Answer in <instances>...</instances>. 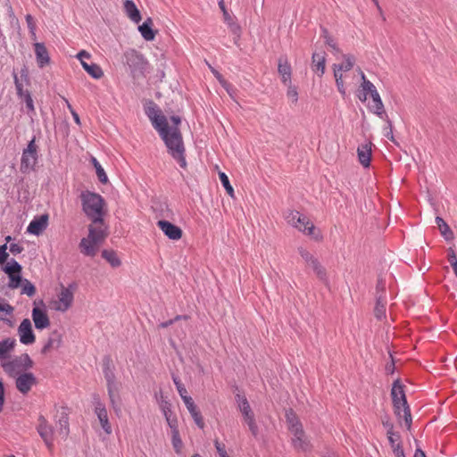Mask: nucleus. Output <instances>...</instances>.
Here are the masks:
<instances>
[{"label":"nucleus","mask_w":457,"mask_h":457,"mask_svg":"<svg viewBox=\"0 0 457 457\" xmlns=\"http://www.w3.org/2000/svg\"><path fill=\"white\" fill-rule=\"evenodd\" d=\"M7 248L8 246L6 244L0 245V265H4L8 260L9 254L7 253Z\"/></svg>","instance_id":"51"},{"label":"nucleus","mask_w":457,"mask_h":457,"mask_svg":"<svg viewBox=\"0 0 457 457\" xmlns=\"http://www.w3.org/2000/svg\"><path fill=\"white\" fill-rule=\"evenodd\" d=\"M336 84H337V89L340 92V94L342 96H345V88L344 86L343 78H339V79H336Z\"/></svg>","instance_id":"62"},{"label":"nucleus","mask_w":457,"mask_h":457,"mask_svg":"<svg viewBox=\"0 0 457 457\" xmlns=\"http://www.w3.org/2000/svg\"><path fill=\"white\" fill-rule=\"evenodd\" d=\"M333 70H334L335 79H337L339 78H343V75L341 73V71H342V65L334 64L333 65Z\"/></svg>","instance_id":"63"},{"label":"nucleus","mask_w":457,"mask_h":457,"mask_svg":"<svg viewBox=\"0 0 457 457\" xmlns=\"http://www.w3.org/2000/svg\"><path fill=\"white\" fill-rule=\"evenodd\" d=\"M371 98H372V101H373V105L371 106V109L372 111L374 112V113H376L378 116H379L380 118L384 119L386 115V112H385V109H384V104L382 103V100L379 96V94L377 92H372V94L370 95Z\"/></svg>","instance_id":"32"},{"label":"nucleus","mask_w":457,"mask_h":457,"mask_svg":"<svg viewBox=\"0 0 457 457\" xmlns=\"http://www.w3.org/2000/svg\"><path fill=\"white\" fill-rule=\"evenodd\" d=\"M187 409L190 412L192 418L194 419L195 424L200 428H203L204 427V419L201 415V412L198 411L197 406L195 404L193 399L191 396L185 398L183 400Z\"/></svg>","instance_id":"23"},{"label":"nucleus","mask_w":457,"mask_h":457,"mask_svg":"<svg viewBox=\"0 0 457 457\" xmlns=\"http://www.w3.org/2000/svg\"><path fill=\"white\" fill-rule=\"evenodd\" d=\"M108 237L107 226L104 224V219L101 223H93L88 226V235L83 237L79 245V251L86 256L94 257Z\"/></svg>","instance_id":"2"},{"label":"nucleus","mask_w":457,"mask_h":457,"mask_svg":"<svg viewBox=\"0 0 457 457\" xmlns=\"http://www.w3.org/2000/svg\"><path fill=\"white\" fill-rule=\"evenodd\" d=\"M400 438L401 436L399 434L393 436H389L388 441L395 457H405L403 446L400 443Z\"/></svg>","instance_id":"34"},{"label":"nucleus","mask_w":457,"mask_h":457,"mask_svg":"<svg viewBox=\"0 0 457 457\" xmlns=\"http://www.w3.org/2000/svg\"><path fill=\"white\" fill-rule=\"evenodd\" d=\"M103 372L106 380V386L110 403L113 411L118 413L120 411L121 398L120 391L121 384L116 379L114 374V365L112 360L109 355L103 358Z\"/></svg>","instance_id":"3"},{"label":"nucleus","mask_w":457,"mask_h":457,"mask_svg":"<svg viewBox=\"0 0 457 457\" xmlns=\"http://www.w3.org/2000/svg\"><path fill=\"white\" fill-rule=\"evenodd\" d=\"M84 70L94 79H101L104 76L103 70L96 63H83Z\"/></svg>","instance_id":"37"},{"label":"nucleus","mask_w":457,"mask_h":457,"mask_svg":"<svg viewBox=\"0 0 457 457\" xmlns=\"http://www.w3.org/2000/svg\"><path fill=\"white\" fill-rule=\"evenodd\" d=\"M13 307L7 303H0V312H4L8 315H12L13 312Z\"/></svg>","instance_id":"60"},{"label":"nucleus","mask_w":457,"mask_h":457,"mask_svg":"<svg viewBox=\"0 0 457 457\" xmlns=\"http://www.w3.org/2000/svg\"><path fill=\"white\" fill-rule=\"evenodd\" d=\"M23 99L25 101L26 107L28 108V110L29 112H34L33 100H32V97L29 91H26V94H25V96L23 97Z\"/></svg>","instance_id":"57"},{"label":"nucleus","mask_w":457,"mask_h":457,"mask_svg":"<svg viewBox=\"0 0 457 457\" xmlns=\"http://www.w3.org/2000/svg\"><path fill=\"white\" fill-rule=\"evenodd\" d=\"M160 408L164 415V417L170 416L172 414L171 412V403L162 397L161 403H160Z\"/></svg>","instance_id":"47"},{"label":"nucleus","mask_w":457,"mask_h":457,"mask_svg":"<svg viewBox=\"0 0 457 457\" xmlns=\"http://www.w3.org/2000/svg\"><path fill=\"white\" fill-rule=\"evenodd\" d=\"M93 404L95 405V412L100 421V424L108 435L112 433V426L108 420L107 410L104 404L102 403L100 395L98 394L92 395Z\"/></svg>","instance_id":"13"},{"label":"nucleus","mask_w":457,"mask_h":457,"mask_svg":"<svg viewBox=\"0 0 457 457\" xmlns=\"http://www.w3.org/2000/svg\"><path fill=\"white\" fill-rule=\"evenodd\" d=\"M75 288V284H71L68 287L61 285V292L58 295V300L54 302V309L62 312H66L72 304Z\"/></svg>","instance_id":"11"},{"label":"nucleus","mask_w":457,"mask_h":457,"mask_svg":"<svg viewBox=\"0 0 457 457\" xmlns=\"http://www.w3.org/2000/svg\"><path fill=\"white\" fill-rule=\"evenodd\" d=\"M297 251L303 260L305 262L306 265L310 266L319 279L321 281L327 282V271L326 269L320 264L319 260L311 253L308 250L300 246L297 248Z\"/></svg>","instance_id":"9"},{"label":"nucleus","mask_w":457,"mask_h":457,"mask_svg":"<svg viewBox=\"0 0 457 457\" xmlns=\"http://www.w3.org/2000/svg\"><path fill=\"white\" fill-rule=\"evenodd\" d=\"M61 345L62 335L57 330H54L50 334V337L46 345L43 346L41 353L43 354H46L54 349H58Z\"/></svg>","instance_id":"24"},{"label":"nucleus","mask_w":457,"mask_h":457,"mask_svg":"<svg viewBox=\"0 0 457 457\" xmlns=\"http://www.w3.org/2000/svg\"><path fill=\"white\" fill-rule=\"evenodd\" d=\"M35 46V54L37 64L40 68L49 64L50 57L48 51L43 43H36Z\"/></svg>","instance_id":"25"},{"label":"nucleus","mask_w":457,"mask_h":457,"mask_svg":"<svg viewBox=\"0 0 457 457\" xmlns=\"http://www.w3.org/2000/svg\"><path fill=\"white\" fill-rule=\"evenodd\" d=\"M287 96L292 99L294 104H296L298 101V92L295 87H293L291 84H287Z\"/></svg>","instance_id":"50"},{"label":"nucleus","mask_w":457,"mask_h":457,"mask_svg":"<svg viewBox=\"0 0 457 457\" xmlns=\"http://www.w3.org/2000/svg\"><path fill=\"white\" fill-rule=\"evenodd\" d=\"M157 226L171 240H179L182 237V229L168 220H161L157 222Z\"/></svg>","instance_id":"17"},{"label":"nucleus","mask_w":457,"mask_h":457,"mask_svg":"<svg viewBox=\"0 0 457 457\" xmlns=\"http://www.w3.org/2000/svg\"><path fill=\"white\" fill-rule=\"evenodd\" d=\"M278 71L285 85L291 84L292 69L287 58L281 56L278 59Z\"/></svg>","instance_id":"20"},{"label":"nucleus","mask_w":457,"mask_h":457,"mask_svg":"<svg viewBox=\"0 0 457 457\" xmlns=\"http://www.w3.org/2000/svg\"><path fill=\"white\" fill-rule=\"evenodd\" d=\"M37 430L44 440L49 450L53 448V428L48 424L47 420L43 415L38 417V424L37 426Z\"/></svg>","instance_id":"14"},{"label":"nucleus","mask_w":457,"mask_h":457,"mask_svg":"<svg viewBox=\"0 0 457 457\" xmlns=\"http://www.w3.org/2000/svg\"><path fill=\"white\" fill-rule=\"evenodd\" d=\"M17 389L23 395L28 394L31 387L37 384V378L31 372L21 374L15 381Z\"/></svg>","instance_id":"16"},{"label":"nucleus","mask_w":457,"mask_h":457,"mask_svg":"<svg viewBox=\"0 0 457 457\" xmlns=\"http://www.w3.org/2000/svg\"><path fill=\"white\" fill-rule=\"evenodd\" d=\"M138 30L140 31L142 37L147 40H154L155 37L156 31L153 29V28L147 26L146 24H141L138 27Z\"/></svg>","instance_id":"39"},{"label":"nucleus","mask_w":457,"mask_h":457,"mask_svg":"<svg viewBox=\"0 0 457 457\" xmlns=\"http://www.w3.org/2000/svg\"><path fill=\"white\" fill-rule=\"evenodd\" d=\"M9 249L13 254L21 253L23 251V247L18 244H11Z\"/></svg>","instance_id":"61"},{"label":"nucleus","mask_w":457,"mask_h":457,"mask_svg":"<svg viewBox=\"0 0 457 457\" xmlns=\"http://www.w3.org/2000/svg\"><path fill=\"white\" fill-rule=\"evenodd\" d=\"M172 434V445L174 447V450L176 451V453H179L182 446H183V443H182V440L179 436V430L177 431H172L171 432Z\"/></svg>","instance_id":"45"},{"label":"nucleus","mask_w":457,"mask_h":457,"mask_svg":"<svg viewBox=\"0 0 457 457\" xmlns=\"http://www.w3.org/2000/svg\"><path fill=\"white\" fill-rule=\"evenodd\" d=\"M37 162V146L35 143V137H33L28 144L27 148L23 150L21 170L22 172L28 170H32Z\"/></svg>","instance_id":"10"},{"label":"nucleus","mask_w":457,"mask_h":457,"mask_svg":"<svg viewBox=\"0 0 457 457\" xmlns=\"http://www.w3.org/2000/svg\"><path fill=\"white\" fill-rule=\"evenodd\" d=\"M215 447L220 457H229L225 450L224 445L219 443L218 440L215 441Z\"/></svg>","instance_id":"59"},{"label":"nucleus","mask_w":457,"mask_h":457,"mask_svg":"<svg viewBox=\"0 0 457 457\" xmlns=\"http://www.w3.org/2000/svg\"><path fill=\"white\" fill-rule=\"evenodd\" d=\"M124 11L132 21L138 23L141 21L140 12L132 0L124 2Z\"/></svg>","instance_id":"30"},{"label":"nucleus","mask_w":457,"mask_h":457,"mask_svg":"<svg viewBox=\"0 0 457 457\" xmlns=\"http://www.w3.org/2000/svg\"><path fill=\"white\" fill-rule=\"evenodd\" d=\"M2 270L4 273L8 275L9 283L8 287L10 288H18L21 286L24 278L21 277V265L16 262L14 259H11L9 262H7Z\"/></svg>","instance_id":"8"},{"label":"nucleus","mask_w":457,"mask_h":457,"mask_svg":"<svg viewBox=\"0 0 457 457\" xmlns=\"http://www.w3.org/2000/svg\"><path fill=\"white\" fill-rule=\"evenodd\" d=\"M436 223L438 226L441 235L446 241H450L454 238L453 230L448 226V224L444 220L443 218L437 216L436 218Z\"/></svg>","instance_id":"33"},{"label":"nucleus","mask_w":457,"mask_h":457,"mask_svg":"<svg viewBox=\"0 0 457 457\" xmlns=\"http://www.w3.org/2000/svg\"><path fill=\"white\" fill-rule=\"evenodd\" d=\"M245 422L248 425L249 430L251 431L252 435L253 436H257L259 429H258V426L255 422V419L254 418L250 419L248 420H245Z\"/></svg>","instance_id":"53"},{"label":"nucleus","mask_w":457,"mask_h":457,"mask_svg":"<svg viewBox=\"0 0 457 457\" xmlns=\"http://www.w3.org/2000/svg\"><path fill=\"white\" fill-rule=\"evenodd\" d=\"M382 423H383V426L387 428V433H386L387 434V437H389V436H395V435L398 434V433H395L393 431L394 425H393V423L388 419L387 420H383Z\"/></svg>","instance_id":"56"},{"label":"nucleus","mask_w":457,"mask_h":457,"mask_svg":"<svg viewBox=\"0 0 457 457\" xmlns=\"http://www.w3.org/2000/svg\"><path fill=\"white\" fill-rule=\"evenodd\" d=\"M287 222L293 227L298 228L304 234L312 237L315 240H320L321 236L316 232L313 223L304 215H301L297 211H291L287 216Z\"/></svg>","instance_id":"7"},{"label":"nucleus","mask_w":457,"mask_h":457,"mask_svg":"<svg viewBox=\"0 0 457 457\" xmlns=\"http://www.w3.org/2000/svg\"><path fill=\"white\" fill-rule=\"evenodd\" d=\"M92 163L96 169V172L99 181L102 184H106L108 182V177H107L105 171L104 170V169L102 168V166L100 165V163L97 162V160L95 157L92 158Z\"/></svg>","instance_id":"40"},{"label":"nucleus","mask_w":457,"mask_h":457,"mask_svg":"<svg viewBox=\"0 0 457 457\" xmlns=\"http://www.w3.org/2000/svg\"><path fill=\"white\" fill-rule=\"evenodd\" d=\"M33 365L34 362L28 353H23L12 361L2 362L3 369L9 374H12L20 368L24 370H29L33 367Z\"/></svg>","instance_id":"12"},{"label":"nucleus","mask_w":457,"mask_h":457,"mask_svg":"<svg viewBox=\"0 0 457 457\" xmlns=\"http://www.w3.org/2000/svg\"><path fill=\"white\" fill-rule=\"evenodd\" d=\"M239 410L243 414L245 421L254 418V414L246 398H243L242 403H239Z\"/></svg>","instance_id":"38"},{"label":"nucleus","mask_w":457,"mask_h":457,"mask_svg":"<svg viewBox=\"0 0 457 457\" xmlns=\"http://www.w3.org/2000/svg\"><path fill=\"white\" fill-rule=\"evenodd\" d=\"M374 315L378 320L386 317V301L381 295L377 296L376 306L374 308Z\"/></svg>","instance_id":"36"},{"label":"nucleus","mask_w":457,"mask_h":457,"mask_svg":"<svg viewBox=\"0 0 457 457\" xmlns=\"http://www.w3.org/2000/svg\"><path fill=\"white\" fill-rule=\"evenodd\" d=\"M391 396L395 412H398L397 409H399V404H403V420L407 427V429H410L412 422L411 409L406 400L403 386L402 385L399 379H396L393 383Z\"/></svg>","instance_id":"5"},{"label":"nucleus","mask_w":457,"mask_h":457,"mask_svg":"<svg viewBox=\"0 0 457 457\" xmlns=\"http://www.w3.org/2000/svg\"><path fill=\"white\" fill-rule=\"evenodd\" d=\"M102 257L106 260V262H108L113 268L120 267L121 264L120 258L117 256L116 252L113 250H103Z\"/></svg>","instance_id":"35"},{"label":"nucleus","mask_w":457,"mask_h":457,"mask_svg":"<svg viewBox=\"0 0 457 457\" xmlns=\"http://www.w3.org/2000/svg\"><path fill=\"white\" fill-rule=\"evenodd\" d=\"M32 319L37 329H44L50 326V320L46 311L38 307L33 308Z\"/></svg>","instance_id":"19"},{"label":"nucleus","mask_w":457,"mask_h":457,"mask_svg":"<svg viewBox=\"0 0 457 457\" xmlns=\"http://www.w3.org/2000/svg\"><path fill=\"white\" fill-rule=\"evenodd\" d=\"M325 44L328 46L330 48H332L336 53H341V50L337 46V44L333 38V37H328V38L325 39Z\"/></svg>","instance_id":"55"},{"label":"nucleus","mask_w":457,"mask_h":457,"mask_svg":"<svg viewBox=\"0 0 457 457\" xmlns=\"http://www.w3.org/2000/svg\"><path fill=\"white\" fill-rule=\"evenodd\" d=\"M16 345V340L14 338H5L0 342V360L6 361L10 358V353L13 351Z\"/></svg>","instance_id":"27"},{"label":"nucleus","mask_w":457,"mask_h":457,"mask_svg":"<svg viewBox=\"0 0 457 457\" xmlns=\"http://www.w3.org/2000/svg\"><path fill=\"white\" fill-rule=\"evenodd\" d=\"M343 58L345 59V62L341 64L342 71H348L352 70L355 62L354 56L352 54H343Z\"/></svg>","instance_id":"46"},{"label":"nucleus","mask_w":457,"mask_h":457,"mask_svg":"<svg viewBox=\"0 0 457 457\" xmlns=\"http://www.w3.org/2000/svg\"><path fill=\"white\" fill-rule=\"evenodd\" d=\"M13 79H14V84L16 87L17 94L21 98H23L25 96V94L27 91V90H24L23 81L26 84H29V80L27 68L24 67L21 69L20 78L13 71Z\"/></svg>","instance_id":"22"},{"label":"nucleus","mask_w":457,"mask_h":457,"mask_svg":"<svg viewBox=\"0 0 457 457\" xmlns=\"http://www.w3.org/2000/svg\"><path fill=\"white\" fill-rule=\"evenodd\" d=\"M21 294H25L28 296H33L36 294L35 286L28 279L24 278L21 284Z\"/></svg>","instance_id":"43"},{"label":"nucleus","mask_w":457,"mask_h":457,"mask_svg":"<svg viewBox=\"0 0 457 457\" xmlns=\"http://www.w3.org/2000/svg\"><path fill=\"white\" fill-rule=\"evenodd\" d=\"M384 120H386L387 124H388V127L386 129H385L386 132H385V137L391 140L392 142L395 143L396 144V141L394 137V135H393V126H392V122L391 120H389L388 116L386 115V117L384 118Z\"/></svg>","instance_id":"49"},{"label":"nucleus","mask_w":457,"mask_h":457,"mask_svg":"<svg viewBox=\"0 0 457 457\" xmlns=\"http://www.w3.org/2000/svg\"><path fill=\"white\" fill-rule=\"evenodd\" d=\"M245 422L248 425L249 430L251 431L252 435L253 436H257L259 429H258V426L255 422V419L254 418L250 419L248 420H245Z\"/></svg>","instance_id":"54"},{"label":"nucleus","mask_w":457,"mask_h":457,"mask_svg":"<svg viewBox=\"0 0 457 457\" xmlns=\"http://www.w3.org/2000/svg\"><path fill=\"white\" fill-rule=\"evenodd\" d=\"M370 145H371L370 143L361 145L357 149L359 161L364 167H369L370 163V157H371Z\"/></svg>","instance_id":"31"},{"label":"nucleus","mask_w":457,"mask_h":457,"mask_svg":"<svg viewBox=\"0 0 457 457\" xmlns=\"http://www.w3.org/2000/svg\"><path fill=\"white\" fill-rule=\"evenodd\" d=\"M361 87H362L363 91L369 92L370 95L372 94L373 91L377 92L375 86L370 80L366 79V77L364 74H362Z\"/></svg>","instance_id":"48"},{"label":"nucleus","mask_w":457,"mask_h":457,"mask_svg":"<svg viewBox=\"0 0 457 457\" xmlns=\"http://www.w3.org/2000/svg\"><path fill=\"white\" fill-rule=\"evenodd\" d=\"M222 14L224 21L228 24L231 33L236 36L235 43L237 44V39L241 35V27L235 21V17H233L228 10H224Z\"/></svg>","instance_id":"29"},{"label":"nucleus","mask_w":457,"mask_h":457,"mask_svg":"<svg viewBox=\"0 0 457 457\" xmlns=\"http://www.w3.org/2000/svg\"><path fill=\"white\" fill-rule=\"evenodd\" d=\"M172 380H173V382H174V384L176 386V388H177L180 397L183 400H185V398L189 397L187 395V391L185 386L181 383L180 379L178 377L172 375Z\"/></svg>","instance_id":"44"},{"label":"nucleus","mask_w":457,"mask_h":457,"mask_svg":"<svg viewBox=\"0 0 457 457\" xmlns=\"http://www.w3.org/2000/svg\"><path fill=\"white\" fill-rule=\"evenodd\" d=\"M82 210L93 223H101L105 215V201L96 193L86 190L80 195Z\"/></svg>","instance_id":"4"},{"label":"nucleus","mask_w":457,"mask_h":457,"mask_svg":"<svg viewBox=\"0 0 457 457\" xmlns=\"http://www.w3.org/2000/svg\"><path fill=\"white\" fill-rule=\"evenodd\" d=\"M448 262H450L451 266L453 268L454 267V263H456L457 265V256H456V253L454 252V250L450 247L448 248Z\"/></svg>","instance_id":"58"},{"label":"nucleus","mask_w":457,"mask_h":457,"mask_svg":"<svg viewBox=\"0 0 457 457\" xmlns=\"http://www.w3.org/2000/svg\"><path fill=\"white\" fill-rule=\"evenodd\" d=\"M219 177H220V182H221L222 186L224 187V188L226 189V192L228 193V195L229 196H231L232 198H235V192H234L232 186L229 183L228 176L224 172H220Z\"/></svg>","instance_id":"42"},{"label":"nucleus","mask_w":457,"mask_h":457,"mask_svg":"<svg viewBox=\"0 0 457 457\" xmlns=\"http://www.w3.org/2000/svg\"><path fill=\"white\" fill-rule=\"evenodd\" d=\"M20 341L24 345H31L35 342L36 337L32 330V325L29 319H24L18 328Z\"/></svg>","instance_id":"15"},{"label":"nucleus","mask_w":457,"mask_h":457,"mask_svg":"<svg viewBox=\"0 0 457 457\" xmlns=\"http://www.w3.org/2000/svg\"><path fill=\"white\" fill-rule=\"evenodd\" d=\"M26 21H27L29 29L30 30H34L35 29V22H34L33 17L30 14H28L26 16Z\"/></svg>","instance_id":"64"},{"label":"nucleus","mask_w":457,"mask_h":457,"mask_svg":"<svg viewBox=\"0 0 457 457\" xmlns=\"http://www.w3.org/2000/svg\"><path fill=\"white\" fill-rule=\"evenodd\" d=\"M293 435H294V437L292 438V443H293L294 447L297 451L308 452L311 450L312 445H311L310 442L307 440L303 429H302L301 435H298V434H293Z\"/></svg>","instance_id":"28"},{"label":"nucleus","mask_w":457,"mask_h":457,"mask_svg":"<svg viewBox=\"0 0 457 457\" xmlns=\"http://www.w3.org/2000/svg\"><path fill=\"white\" fill-rule=\"evenodd\" d=\"M124 63L129 68L132 78L144 77L148 66V62L144 55L135 49H129L123 54Z\"/></svg>","instance_id":"6"},{"label":"nucleus","mask_w":457,"mask_h":457,"mask_svg":"<svg viewBox=\"0 0 457 457\" xmlns=\"http://www.w3.org/2000/svg\"><path fill=\"white\" fill-rule=\"evenodd\" d=\"M150 106L145 110V113L151 120L154 128L158 131L160 137L164 141L168 152L172 157L178 161L180 167L185 168L187 166L186 159L184 156L185 147L183 144V138L179 130V124L181 119L179 116H171L170 120L172 125L170 126L168 120L163 115L153 102H150Z\"/></svg>","instance_id":"1"},{"label":"nucleus","mask_w":457,"mask_h":457,"mask_svg":"<svg viewBox=\"0 0 457 457\" xmlns=\"http://www.w3.org/2000/svg\"><path fill=\"white\" fill-rule=\"evenodd\" d=\"M326 54L313 53L312 56V68L315 72H320L319 76L321 77L325 72Z\"/></svg>","instance_id":"26"},{"label":"nucleus","mask_w":457,"mask_h":457,"mask_svg":"<svg viewBox=\"0 0 457 457\" xmlns=\"http://www.w3.org/2000/svg\"><path fill=\"white\" fill-rule=\"evenodd\" d=\"M286 420L288 425V429L291 431V433L301 435L303 426L297 415L292 409L286 411Z\"/></svg>","instance_id":"21"},{"label":"nucleus","mask_w":457,"mask_h":457,"mask_svg":"<svg viewBox=\"0 0 457 457\" xmlns=\"http://www.w3.org/2000/svg\"><path fill=\"white\" fill-rule=\"evenodd\" d=\"M165 419H166V421H167L169 427L171 429V432L179 430V428H178V419H177V417L175 415L171 414L170 416H168Z\"/></svg>","instance_id":"52"},{"label":"nucleus","mask_w":457,"mask_h":457,"mask_svg":"<svg viewBox=\"0 0 457 457\" xmlns=\"http://www.w3.org/2000/svg\"><path fill=\"white\" fill-rule=\"evenodd\" d=\"M60 435L62 437H67L69 435V419L66 413H62L59 419Z\"/></svg>","instance_id":"41"},{"label":"nucleus","mask_w":457,"mask_h":457,"mask_svg":"<svg viewBox=\"0 0 457 457\" xmlns=\"http://www.w3.org/2000/svg\"><path fill=\"white\" fill-rule=\"evenodd\" d=\"M48 215L43 214L36 217L28 226L27 231L33 235H40L47 227Z\"/></svg>","instance_id":"18"}]
</instances>
